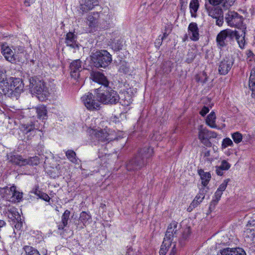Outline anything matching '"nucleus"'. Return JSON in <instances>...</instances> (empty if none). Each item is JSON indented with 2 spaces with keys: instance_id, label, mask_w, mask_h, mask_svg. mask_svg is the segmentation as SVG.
Listing matches in <instances>:
<instances>
[{
  "instance_id": "52",
  "label": "nucleus",
  "mask_w": 255,
  "mask_h": 255,
  "mask_svg": "<svg viewBox=\"0 0 255 255\" xmlns=\"http://www.w3.org/2000/svg\"><path fill=\"white\" fill-rule=\"evenodd\" d=\"M250 226H252L254 227V228L253 229H250L249 228H248L246 230V231L247 232H248L249 231H250V232L253 231L254 232H253V234H254L255 233V220H253L252 221H249L248 222V224L247 225V226L249 227Z\"/></svg>"
},
{
  "instance_id": "27",
  "label": "nucleus",
  "mask_w": 255,
  "mask_h": 255,
  "mask_svg": "<svg viewBox=\"0 0 255 255\" xmlns=\"http://www.w3.org/2000/svg\"><path fill=\"white\" fill-rule=\"evenodd\" d=\"M231 26H235L240 29L241 30H246V27L245 25L243 24V18L237 13V16L234 18V21Z\"/></svg>"
},
{
  "instance_id": "46",
  "label": "nucleus",
  "mask_w": 255,
  "mask_h": 255,
  "mask_svg": "<svg viewBox=\"0 0 255 255\" xmlns=\"http://www.w3.org/2000/svg\"><path fill=\"white\" fill-rule=\"evenodd\" d=\"M172 31V27L168 25L166 26L165 27L164 31L163 32V35L161 37V40L162 41L163 40V39H165L168 35L171 33Z\"/></svg>"
},
{
  "instance_id": "58",
  "label": "nucleus",
  "mask_w": 255,
  "mask_h": 255,
  "mask_svg": "<svg viewBox=\"0 0 255 255\" xmlns=\"http://www.w3.org/2000/svg\"><path fill=\"white\" fill-rule=\"evenodd\" d=\"M34 0H24V3L25 6H30L31 3H32L34 2Z\"/></svg>"
},
{
  "instance_id": "56",
  "label": "nucleus",
  "mask_w": 255,
  "mask_h": 255,
  "mask_svg": "<svg viewBox=\"0 0 255 255\" xmlns=\"http://www.w3.org/2000/svg\"><path fill=\"white\" fill-rule=\"evenodd\" d=\"M210 4L216 5L221 3H223V0H208Z\"/></svg>"
},
{
  "instance_id": "61",
  "label": "nucleus",
  "mask_w": 255,
  "mask_h": 255,
  "mask_svg": "<svg viewBox=\"0 0 255 255\" xmlns=\"http://www.w3.org/2000/svg\"><path fill=\"white\" fill-rule=\"evenodd\" d=\"M56 169L58 170V172H57L56 175H54L53 176V178H55L56 177H58L60 175H61V172L59 171L60 170V166L58 165L57 166H56Z\"/></svg>"
},
{
  "instance_id": "47",
  "label": "nucleus",
  "mask_w": 255,
  "mask_h": 255,
  "mask_svg": "<svg viewBox=\"0 0 255 255\" xmlns=\"http://www.w3.org/2000/svg\"><path fill=\"white\" fill-rule=\"evenodd\" d=\"M236 0H223V6L225 9L229 8L233 5Z\"/></svg>"
},
{
  "instance_id": "14",
  "label": "nucleus",
  "mask_w": 255,
  "mask_h": 255,
  "mask_svg": "<svg viewBox=\"0 0 255 255\" xmlns=\"http://www.w3.org/2000/svg\"><path fill=\"white\" fill-rule=\"evenodd\" d=\"M81 65L82 62L79 59L72 61L70 65L71 76L75 79L79 78L80 72L82 70Z\"/></svg>"
},
{
  "instance_id": "31",
  "label": "nucleus",
  "mask_w": 255,
  "mask_h": 255,
  "mask_svg": "<svg viewBox=\"0 0 255 255\" xmlns=\"http://www.w3.org/2000/svg\"><path fill=\"white\" fill-rule=\"evenodd\" d=\"M216 118V117L215 112H211V113L207 116L206 120V124L212 128H217V126L215 124Z\"/></svg>"
},
{
  "instance_id": "55",
  "label": "nucleus",
  "mask_w": 255,
  "mask_h": 255,
  "mask_svg": "<svg viewBox=\"0 0 255 255\" xmlns=\"http://www.w3.org/2000/svg\"><path fill=\"white\" fill-rule=\"evenodd\" d=\"M209 111V109L208 107L204 106L200 112V114L202 116H205Z\"/></svg>"
},
{
  "instance_id": "32",
  "label": "nucleus",
  "mask_w": 255,
  "mask_h": 255,
  "mask_svg": "<svg viewBox=\"0 0 255 255\" xmlns=\"http://www.w3.org/2000/svg\"><path fill=\"white\" fill-rule=\"evenodd\" d=\"M172 243H170L168 240H163L162 244L159 251L160 255H165L168 249L172 246Z\"/></svg>"
},
{
  "instance_id": "4",
  "label": "nucleus",
  "mask_w": 255,
  "mask_h": 255,
  "mask_svg": "<svg viewBox=\"0 0 255 255\" xmlns=\"http://www.w3.org/2000/svg\"><path fill=\"white\" fill-rule=\"evenodd\" d=\"M91 60L97 68H106L112 62V55L107 50L97 51L92 53Z\"/></svg>"
},
{
  "instance_id": "39",
  "label": "nucleus",
  "mask_w": 255,
  "mask_h": 255,
  "mask_svg": "<svg viewBox=\"0 0 255 255\" xmlns=\"http://www.w3.org/2000/svg\"><path fill=\"white\" fill-rule=\"evenodd\" d=\"M223 193L218 190L216 191L214 196L210 203V207L213 206H216L218 203L219 201L220 200V198L222 196Z\"/></svg>"
},
{
  "instance_id": "59",
  "label": "nucleus",
  "mask_w": 255,
  "mask_h": 255,
  "mask_svg": "<svg viewBox=\"0 0 255 255\" xmlns=\"http://www.w3.org/2000/svg\"><path fill=\"white\" fill-rule=\"evenodd\" d=\"M122 45H121V44H119L118 42L115 44V50H120V49H122Z\"/></svg>"
},
{
  "instance_id": "23",
  "label": "nucleus",
  "mask_w": 255,
  "mask_h": 255,
  "mask_svg": "<svg viewBox=\"0 0 255 255\" xmlns=\"http://www.w3.org/2000/svg\"><path fill=\"white\" fill-rule=\"evenodd\" d=\"M70 215V211L68 210L65 211L61 217V221L58 225V229L59 230H63L64 228L67 226Z\"/></svg>"
},
{
  "instance_id": "1",
  "label": "nucleus",
  "mask_w": 255,
  "mask_h": 255,
  "mask_svg": "<svg viewBox=\"0 0 255 255\" xmlns=\"http://www.w3.org/2000/svg\"><path fill=\"white\" fill-rule=\"evenodd\" d=\"M152 154V148L145 147L141 149L135 156L127 163V170L134 171L140 169L145 165L146 160L151 157Z\"/></svg>"
},
{
  "instance_id": "48",
  "label": "nucleus",
  "mask_w": 255,
  "mask_h": 255,
  "mask_svg": "<svg viewBox=\"0 0 255 255\" xmlns=\"http://www.w3.org/2000/svg\"><path fill=\"white\" fill-rule=\"evenodd\" d=\"M190 234H191L190 228L187 227V228H185L182 233V240H186L189 237V236L190 235Z\"/></svg>"
},
{
  "instance_id": "24",
  "label": "nucleus",
  "mask_w": 255,
  "mask_h": 255,
  "mask_svg": "<svg viewBox=\"0 0 255 255\" xmlns=\"http://www.w3.org/2000/svg\"><path fill=\"white\" fill-rule=\"evenodd\" d=\"M198 174L200 176L202 180L203 188H205L208 184L211 178V175L209 172H204L202 169L198 170Z\"/></svg>"
},
{
  "instance_id": "25",
  "label": "nucleus",
  "mask_w": 255,
  "mask_h": 255,
  "mask_svg": "<svg viewBox=\"0 0 255 255\" xmlns=\"http://www.w3.org/2000/svg\"><path fill=\"white\" fill-rule=\"evenodd\" d=\"M206 8L209 15L214 18L219 17L223 14L222 9L219 7H215L214 6H211L209 7H206Z\"/></svg>"
},
{
  "instance_id": "8",
  "label": "nucleus",
  "mask_w": 255,
  "mask_h": 255,
  "mask_svg": "<svg viewBox=\"0 0 255 255\" xmlns=\"http://www.w3.org/2000/svg\"><path fill=\"white\" fill-rule=\"evenodd\" d=\"M96 138L101 142H110L115 140L117 138L113 136L112 131L106 128L94 129L93 131Z\"/></svg>"
},
{
  "instance_id": "41",
  "label": "nucleus",
  "mask_w": 255,
  "mask_h": 255,
  "mask_svg": "<svg viewBox=\"0 0 255 255\" xmlns=\"http://www.w3.org/2000/svg\"><path fill=\"white\" fill-rule=\"evenodd\" d=\"M26 161L27 162L26 165H30L31 166L37 165L39 163V159L37 156L30 157L28 158H26Z\"/></svg>"
},
{
  "instance_id": "20",
  "label": "nucleus",
  "mask_w": 255,
  "mask_h": 255,
  "mask_svg": "<svg viewBox=\"0 0 255 255\" xmlns=\"http://www.w3.org/2000/svg\"><path fill=\"white\" fill-rule=\"evenodd\" d=\"M221 255H246L245 251L242 248H227L221 251Z\"/></svg>"
},
{
  "instance_id": "11",
  "label": "nucleus",
  "mask_w": 255,
  "mask_h": 255,
  "mask_svg": "<svg viewBox=\"0 0 255 255\" xmlns=\"http://www.w3.org/2000/svg\"><path fill=\"white\" fill-rule=\"evenodd\" d=\"M179 230V227H178V223L175 221L172 222L167 228L164 239L169 240L170 243H173L174 242L172 241L174 237H177Z\"/></svg>"
},
{
  "instance_id": "53",
  "label": "nucleus",
  "mask_w": 255,
  "mask_h": 255,
  "mask_svg": "<svg viewBox=\"0 0 255 255\" xmlns=\"http://www.w3.org/2000/svg\"><path fill=\"white\" fill-rule=\"evenodd\" d=\"M215 19H216V24L219 26H222L223 23V22H224L223 14H222L220 17H217Z\"/></svg>"
},
{
  "instance_id": "44",
  "label": "nucleus",
  "mask_w": 255,
  "mask_h": 255,
  "mask_svg": "<svg viewBox=\"0 0 255 255\" xmlns=\"http://www.w3.org/2000/svg\"><path fill=\"white\" fill-rule=\"evenodd\" d=\"M196 54L193 50H189L188 52L186 62L188 63H192L195 59Z\"/></svg>"
},
{
  "instance_id": "62",
  "label": "nucleus",
  "mask_w": 255,
  "mask_h": 255,
  "mask_svg": "<svg viewBox=\"0 0 255 255\" xmlns=\"http://www.w3.org/2000/svg\"><path fill=\"white\" fill-rule=\"evenodd\" d=\"M210 155V150H206L204 152V157H209Z\"/></svg>"
},
{
  "instance_id": "18",
  "label": "nucleus",
  "mask_w": 255,
  "mask_h": 255,
  "mask_svg": "<svg viewBox=\"0 0 255 255\" xmlns=\"http://www.w3.org/2000/svg\"><path fill=\"white\" fill-rule=\"evenodd\" d=\"M0 90H1L2 94L7 96H12L10 82L2 76H0Z\"/></svg>"
},
{
  "instance_id": "13",
  "label": "nucleus",
  "mask_w": 255,
  "mask_h": 255,
  "mask_svg": "<svg viewBox=\"0 0 255 255\" xmlns=\"http://www.w3.org/2000/svg\"><path fill=\"white\" fill-rule=\"evenodd\" d=\"M90 79L103 86V87L109 86V82L107 77L102 73L99 71H92L90 73Z\"/></svg>"
},
{
  "instance_id": "12",
  "label": "nucleus",
  "mask_w": 255,
  "mask_h": 255,
  "mask_svg": "<svg viewBox=\"0 0 255 255\" xmlns=\"http://www.w3.org/2000/svg\"><path fill=\"white\" fill-rule=\"evenodd\" d=\"M234 62L232 57H226L220 62L218 71L221 75H226L231 70Z\"/></svg>"
},
{
  "instance_id": "50",
  "label": "nucleus",
  "mask_w": 255,
  "mask_h": 255,
  "mask_svg": "<svg viewBox=\"0 0 255 255\" xmlns=\"http://www.w3.org/2000/svg\"><path fill=\"white\" fill-rule=\"evenodd\" d=\"M218 166L223 170H227L230 168L231 165L226 160H224L222 161L221 164Z\"/></svg>"
},
{
  "instance_id": "33",
  "label": "nucleus",
  "mask_w": 255,
  "mask_h": 255,
  "mask_svg": "<svg viewBox=\"0 0 255 255\" xmlns=\"http://www.w3.org/2000/svg\"><path fill=\"white\" fill-rule=\"evenodd\" d=\"M122 105L124 106H128L131 103L130 96L128 93L122 94L120 97V101L119 102Z\"/></svg>"
},
{
  "instance_id": "42",
  "label": "nucleus",
  "mask_w": 255,
  "mask_h": 255,
  "mask_svg": "<svg viewBox=\"0 0 255 255\" xmlns=\"http://www.w3.org/2000/svg\"><path fill=\"white\" fill-rule=\"evenodd\" d=\"M232 137L235 143H240L243 139L242 134L238 132H235L232 134Z\"/></svg>"
},
{
  "instance_id": "30",
  "label": "nucleus",
  "mask_w": 255,
  "mask_h": 255,
  "mask_svg": "<svg viewBox=\"0 0 255 255\" xmlns=\"http://www.w3.org/2000/svg\"><path fill=\"white\" fill-rule=\"evenodd\" d=\"M199 6L198 0H191L189 7L192 17H195L196 16V13L198 9Z\"/></svg>"
},
{
  "instance_id": "10",
  "label": "nucleus",
  "mask_w": 255,
  "mask_h": 255,
  "mask_svg": "<svg viewBox=\"0 0 255 255\" xmlns=\"http://www.w3.org/2000/svg\"><path fill=\"white\" fill-rule=\"evenodd\" d=\"M100 14L101 12H93L90 13L88 15L86 18V23L88 26L90 32H93L96 30L99 25Z\"/></svg>"
},
{
  "instance_id": "54",
  "label": "nucleus",
  "mask_w": 255,
  "mask_h": 255,
  "mask_svg": "<svg viewBox=\"0 0 255 255\" xmlns=\"http://www.w3.org/2000/svg\"><path fill=\"white\" fill-rule=\"evenodd\" d=\"M171 248L172 249L170 252L169 255H175L177 252V250L176 248V241L172 243Z\"/></svg>"
},
{
  "instance_id": "19",
  "label": "nucleus",
  "mask_w": 255,
  "mask_h": 255,
  "mask_svg": "<svg viewBox=\"0 0 255 255\" xmlns=\"http://www.w3.org/2000/svg\"><path fill=\"white\" fill-rule=\"evenodd\" d=\"M188 31L190 35V38L192 40L196 41L199 40V28L196 23H190L188 27Z\"/></svg>"
},
{
  "instance_id": "40",
  "label": "nucleus",
  "mask_w": 255,
  "mask_h": 255,
  "mask_svg": "<svg viewBox=\"0 0 255 255\" xmlns=\"http://www.w3.org/2000/svg\"><path fill=\"white\" fill-rule=\"evenodd\" d=\"M23 249L26 255H40L37 250L31 246H26Z\"/></svg>"
},
{
  "instance_id": "37",
  "label": "nucleus",
  "mask_w": 255,
  "mask_h": 255,
  "mask_svg": "<svg viewBox=\"0 0 255 255\" xmlns=\"http://www.w3.org/2000/svg\"><path fill=\"white\" fill-rule=\"evenodd\" d=\"M79 219L83 224V225L86 226V224L87 223V222L89 220L91 219V216L87 212L83 211L80 214Z\"/></svg>"
},
{
  "instance_id": "43",
  "label": "nucleus",
  "mask_w": 255,
  "mask_h": 255,
  "mask_svg": "<svg viewBox=\"0 0 255 255\" xmlns=\"http://www.w3.org/2000/svg\"><path fill=\"white\" fill-rule=\"evenodd\" d=\"M67 157L72 162H76V153L72 150H68L66 152Z\"/></svg>"
},
{
  "instance_id": "22",
  "label": "nucleus",
  "mask_w": 255,
  "mask_h": 255,
  "mask_svg": "<svg viewBox=\"0 0 255 255\" xmlns=\"http://www.w3.org/2000/svg\"><path fill=\"white\" fill-rule=\"evenodd\" d=\"M207 192V190H206L205 188H200L199 193L196 196L194 200L191 203L190 207L195 208L201 203L204 199L205 194Z\"/></svg>"
},
{
  "instance_id": "64",
  "label": "nucleus",
  "mask_w": 255,
  "mask_h": 255,
  "mask_svg": "<svg viewBox=\"0 0 255 255\" xmlns=\"http://www.w3.org/2000/svg\"><path fill=\"white\" fill-rule=\"evenodd\" d=\"M248 57H250L254 55L253 53L251 51H249L248 53Z\"/></svg>"
},
{
  "instance_id": "51",
  "label": "nucleus",
  "mask_w": 255,
  "mask_h": 255,
  "mask_svg": "<svg viewBox=\"0 0 255 255\" xmlns=\"http://www.w3.org/2000/svg\"><path fill=\"white\" fill-rule=\"evenodd\" d=\"M39 194L37 193V191L35 192V194L37 195L39 198L41 199H42L45 201H49L50 200V197L49 196L44 193H40V191H38Z\"/></svg>"
},
{
  "instance_id": "2",
  "label": "nucleus",
  "mask_w": 255,
  "mask_h": 255,
  "mask_svg": "<svg viewBox=\"0 0 255 255\" xmlns=\"http://www.w3.org/2000/svg\"><path fill=\"white\" fill-rule=\"evenodd\" d=\"M96 89L97 91V98L104 104H116L120 101V96L117 92L110 87L107 86Z\"/></svg>"
},
{
  "instance_id": "63",
  "label": "nucleus",
  "mask_w": 255,
  "mask_h": 255,
  "mask_svg": "<svg viewBox=\"0 0 255 255\" xmlns=\"http://www.w3.org/2000/svg\"><path fill=\"white\" fill-rule=\"evenodd\" d=\"M5 225V222L2 220H0V228H1Z\"/></svg>"
},
{
  "instance_id": "7",
  "label": "nucleus",
  "mask_w": 255,
  "mask_h": 255,
  "mask_svg": "<svg viewBox=\"0 0 255 255\" xmlns=\"http://www.w3.org/2000/svg\"><path fill=\"white\" fill-rule=\"evenodd\" d=\"M19 129L24 136V139L30 140L35 135L38 128L32 122L22 124L19 126Z\"/></svg>"
},
{
  "instance_id": "6",
  "label": "nucleus",
  "mask_w": 255,
  "mask_h": 255,
  "mask_svg": "<svg viewBox=\"0 0 255 255\" xmlns=\"http://www.w3.org/2000/svg\"><path fill=\"white\" fill-rule=\"evenodd\" d=\"M217 136V134L215 132L204 128L202 126L199 128L198 138L200 141L207 147H211L212 145L209 139L211 138H216Z\"/></svg>"
},
{
  "instance_id": "21",
  "label": "nucleus",
  "mask_w": 255,
  "mask_h": 255,
  "mask_svg": "<svg viewBox=\"0 0 255 255\" xmlns=\"http://www.w3.org/2000/svg\"><path fill=\"white\" fill-rule=\"evenodd\" d=\"M8 159L11 163L20 166L26 165V158H24L21 155H12L8 157Z\"/></svg>"
},
{
  "instance_id": "34",
  "label": "nucleus",
  "mask_w": 255,
  "mask_h": 255,
  "mask_svg": "<svg viewBox=\"0 0 255 255\" xmlns=\"http://www.w3.org/2000/svg\"><path fill=\"white\" fill-rule=\"evenodd\" d=\"M37 117L39 119H45L47 117V110L44 106H40L35 108Z\"/></svg>"
},
{
  "instance_id": "38",
  "label": "nucleus",
  "mask_w": 255,
  "mask_h": 255,
  "mask_svg": "<svg viewBox=\"0 0 255 255\" xmlns=\"http://www.w3.org/2000/svg\"><path fill=\"white\" fill-rule=\"evenodd\" d=\"M10 191L12 193V196L16 200H20L22 198V193L16 190V187L15 186H12L10 188Z\"/></svg>"
},
{
  "instance_id": "28",
  "label": "nucleus",
  "mask_w": 255,
  "mask_h": 255,
  "mask_svg": "<svg viewBox=\"0 0 255 255\" xmlns=\"http://www.w3.org/2000/svg\"><path fill=\"white\" fill-rule=\"evenodd\" d=\"M249 87L252 91V96L255 98V68L252 69L249 79Z\"/></svg>"
},
{
  "instance_id": "49",
  "label": "nucleus",
  "mask_w": 255,
  "mask_h": 255,
  "mask_svg": "<svg viewBox=\"0 0 255 255\" xmlns=\"http://www.w3.org/2000/svg\"><path fill=\"white\" fill-rule=\"evenodd\" d=\"M229 181H230L229 179L225 180L223 181V182L220 185V186L217 189V190L223 193V192L224 191H225V189H226L227 184H228V182H229Z\"/></svg>"
},
{
  "instance_id": "9",
  "label": "nucleus",
  "mask_w": 255,
  "mask_h": 255,
  "mask_svg": "<svg viewBox=\"0 0 255 255\" xmlns=\"http://www.w3.org/2000/svg\"><path fill=\"white\" fill-rule=\"evenodd\" d=\"M94 98L93 95L91 93H88L82 97L85 106L89 110H98L100 108V102L99 100L97 101Z\"/></svg>"
},
{
  "instance_id": "57",
  "label": "nucleus",
  "mask_w": 255,
  "mask_h": 255,
  "mask_svg": "<svg viewBox=\"0 0 255 255\" xmlns=\"http://www.w3.org/2000/svg\"><path fill=\"white\" fill-rule=\"evenodd\" d=\"M216 172L217 173V174L218 175H219V176H222L224 174V172H223V170L222 169H221L220 167H219L218 166H216Z\"/></svg>"
},
{
  "instance_id": "16",
  "label": "nucleus",
  "mask_w": 255,
  "mask_h": 255,
  "mask_svg": "<svg viewBox=\"0 0 255 255\" xmlns=\"http://www.w3.org/2000/svg\"><path fill=\"white\" fill-rule=\"evenodd\" d=\"M98 5V0H81L80 2V8L83 12H86Z\"/></svg>"
},
{
  "instance_id": "29",
  "label": "nucleus",
  "mask_w": 255,
  "mask_h": 255,
  "mask_svg": "<svg viewBox=\"0 0 255 255\" xmlns=\"http://www.w3.org/2000/svg\"><path fill=\"white\" fill-rule=\"evenodd\" d=\"M245 30H242L241 31L236 30V36L235 37V39H236L241 48H243L245 45Z\"/></svg>"
},
{
  "instance_id": "26",
  "label": "nucleus",
  "mask_w": 255,
  "mask_h": 255,
  "mask_svg": "<svg viewBox=\"0 0 255 255\" xmlns=\"http://www.w3.org/2000/svg\"><path fill=\"white\" fill-rule=\"evenodd\" d=\"M76 39L77 36L74 33L69 32L66 34L65 43L67 46L74 48L76 45Z\"/></svg>"
},
{
  "instance_id": "15",
  "label": "nucleus",
  "mask_w": 255,
  "mask_h": 255,
  "mask_svg": "<svg viewBox=\"0 0 255 255\" xmlns=\"http://www.w3.org/2000/svg\"><path fill=\"white\" fill-rule=\"evenodd\" d=\"M12 95L13 93H20L23 89L24 84L20 78L11 77L9 79Z\"/></svg>"
},
{
  "instance_id": "3",
  "label": "nucleus",
  "mask_w": 255,
  "mask_h": 255,
  "mask_svg": "<svg viewBox=\"0 0 255 255\" xmlns=\"http://www.w3.org/2000/svg\"><path fill=\"white\" fill-rule=\"evenodd\" d=\"M29 87L31 92L36 94L39 99L43 101L48 97L49 95L48 89L45 86L43 81L34 77H30L29 79Z\"/></svg>"
},
{
  "instance_id": "5",
  "label": "nucleus",
  "mask_w": 255,
  "mask_h": 255,
  "mask_svg": "<svg viewBox=\"0 0 255 255\" xmlns=\"http://www.w3.org/2000/svg\"><path fill=\"white\" fill-rule=\"evenodd\" d=\"M236 30L226 29L222 30L217 36L216 42L218 47L220 49L231 44L235 39Z\"/></svg>"
},
{
  "instance_id": "45",
  "label": "nucleus",
  "mask_w": 255,
  "mask_h": 255,
  "mask_svg": "<svg viewBox=\"0 0 255 255\" xmlns=\"http://www.w3.org/2000/svg\"><path fill=\"white\" fill-rule=\"evenodd\" d=\"M233 145L232 140L230 138L227 137L223 140L222 147L223 148H226L229 146H233Z\"/></svg>"
},
{
  "instance_id": "35",
  "label": "nucleus",
  "mask_w": 255,
  "mask_h": 255,
  "mask_svg": "<svg viewBox=\"0 0 255 255\" xmlns=\"http://www.w3.org/2000/svg\"><path fill=\"white\" fill-rule=\"evenodd\" d=\"M236 16H237V12L235 11H229L228 12L226 15L225 19L229 25L231 26V23L233 22Z\"/></svg>"
},
{
  "instance_id": "17",
  "label": "nucleus",
  "mask_w": 255,
  "mask_h": 255,
  "mask_svg": "<svg viewBox=\"0 0 255 255\" xmlns=\"http://www.w3.org/2000/svg\"><path fill=\"white\" fill-rule=\"evenodd\" d=\"M1 52L6 60L11 63H15L17 59V55H14L10 48L5 44L1 46Z\"/></svg>"
},
{
  "instance_id": "60",
  "label": "nucleus",
  "mask_w": 255,
  "mask_h": 255,
  "mask_svg": "<svg viewBox=\"0 0 255 255\" xmlns=\"http://www.w3.org/2000/svg\"><path fill=\"white\" fill-rule=\"evenodd\" d=\"M162 41L161 40V39H157L155 42L156 46L159 47L162 44Z\"/></svg>"
},
{
  "instance_id": "36",
  "label": "nucleus",
  "mask_w": 255,
  "mask_h": 255,
  "mask_svg": "<svg viewBox=\"0 0 255 255\" xmlns=\"http://www.w3.org/2000/svg\"><path fill=\"white\" fill-rule=\"evenodd\" d=\"M8 217L11 220H14L20 218L18 213L14 207L10 208L7 211Z\"/></svg>"
}]
</instances>
